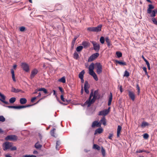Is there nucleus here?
<instances>
[{"instance_id":"obj_31","label":"nucleus","mask_w":157,"mask_h":157,"mask_svg":"<svg viewBox=\"0 0 157 157\" xmlns=\"http://www.w3.org/2000/svg\"><path fill=\"white\" fill-rule=\"evenodd\" d=\"M105 40L106 42L107 43L108 46L109 47H110L111 45V44L110 43V42L108 37H106Z\"/></svg>"},{"instance_id":"obj_1","label":"nucleus","mask_w":157,"mask_h":157,"mask_svg":"<svg viewBox=\"0 0 157 157\" xmlns=\"http://www.w3.org/2000/svg\"><path fill=\"white\" fill-rule=\"evenodd\" d=\"M98 93L97 90L95 91L94 94L93 91L91 92L88 99L86 101L84 104L85 105H87L88 107L95 102L97 98Z\"/></svg>"},{"instance_id":"obj_39","label":"nucleus","mask_w":157,"mask_h":157,"mask_svg":"<svg viewBox=\"0 0 157 157\" xmlns=\"http://www.w3.org/2000/svg\"><path fill=\"white\" fill-rule=\"evenodd\" d=\"M144 61L145 62L146 64H147L148 68L149 70H150V63H149L148 61L147 60V59H144Z\"/></svg>"},{"instance_id":"obj_29","label":"nucleus","mask_w":157,"mask_h":157,"mask_svg":"<svg viewBox=\"0 0 157 157\" xmlns=\"http://www.w3.org/2000/svg\"><path fill=\"white\" fill-rule=\"evenodd\" d=\"M11 73L12 75V78L14 82H15L16 79H15V77L14 70L13 69H12L11 70Z\"/></svg>"},{"instance_id":"obj_20","label":"nucleus","mask_w":157,"mask_h":157,"mask_svg":"<svg viewBox=\"0 0 157 157\" xmlns=\"http://www.w3.org/2000/svg\"><path fill=\"white\" fill-rule=\"evenodd\" d=\"M11 91L12 92L15 93H17L19 92H23L22 90L18 89H16L13 87H12Z\"/></svg>"},{"instance_id":"obj_28","label":"nucleus","mask_w":157,"mask_h":157,"mask_svg":"<svg viewBox=\"0 0 157 157\" xmlns=\"http://www.w3.org/2000/svg\"><path fill=\"white\" fill-rule=\"evenodd\" d=\"M35 147L37 149H40L41 148L42 145L39 144V142H38L35 144Z\"/></svg>"},{"instance_id":"obj_45","label":"nucleus","mask_w":157,"mask_h":157,"mask_svg":"<svg viewBox=\"0 0 157 157\" xmlns=\"http://www.w3.org/2000/svg\"><path fill=\"white\" fill-rule=\"evenodd\" d=\"M129 76V73L127 71H125L124 72V76L128 77Z\"/></svg>"},{"instance_id":"obj_59","label":"nucleus","mask_w":157,"mask_h":157,"mask_svg":"<svg viewBox=\"0 0 157 157\" xmlns=\"http://www.w3.org/2000/svg\"><path fill=\"white\" fill-rule=\"evenodd\" d=\"M44 88H41L39 89H38L37 91H43Z\"/></svg>"},{"instance_id":"obj_27","label":"nucleus","mask_w":157,"mask_h":157,"mask_svg":"<svg viewBox=\"0 0 157 157\" xmlns=\"http://www.w3.org/2000/svg\"><path fill=\"white\" fill-rule=\"evenodd\" d=\"M85 72L84 70H82L78 75V77L79 78L81 79L82 78H83L84 75L85 74Z\"/></svg>"},{"instance_id":"obj_57","label":"nucleus","mask_w":157,"mask_h":157,"mask_svg":"<svg viewBox=\"0 0 157 157\" xmlns=\"http://www.w3.org/2000/svg\"><path fill=\"white\" fill-rule=\"evenodd\" d=\"M36 98H37V97H34L32 98V99H31V101L32 102H33L34 101V100L35 99H36Z\"/></svg>"},{"instance_id":"obj_16","label":"nucleus","mask_w":157,"mask_h":157,"mask_svg":"<svg viewBox=\"0 0 157 157\" xmlns=\"http://www.w3.org/2000/svg\"><path fill=\"white\" fill-rule=\"evenodd\" d=\"M115 62L117 65V64H118L121 66H125L126 65V63L122 61H118L116 60H115Z\"/></svg>"},{"instance_id":"obj_38","label":"nucleus","mask_w":157,"mask_h":157,"mask_svg":"<svg viewBox=\"0 0 157 157\" xmlns=\"http://www.w3.org/2000/svg\"><path fill=\"white\" fill-rule=\"evenodd\" d=\"M143 152H146L147 153H148L149 152L148 151H146L144 150H137L136 151V153H141Z\"/></svg>"},{"instance_id":"obj_49","label":"nucleus","mask_w":157,"mask_h":157,"mask_svg":"<svg viewBox=\"0 0 157 157\" xmlns=\"http://www.w3.org/2000/svg\"><path fill=\"white\" fill-rule=\"evenodd\" d=\"M25 108H26L25 105L17 106V109H20Z\"/></svg>"},{"instance_id":"obj_2","label":"nucleus","mask_w":157,"mask_h":157,"mask_svg":"<svg viewBox=\"0 0 157 157\" xmlns=\"http://www.w3.org/2000/svg\"><path fill=\"white\" fill-rule=\"evenodd\" d=\"M95 67V63H91L89 66V74L90 75L92 76L94 79L96 81L98 80V77L94 71V69Z\"/></svg>"},{"instance_id":"obj_11","label":"nucleus","mask_w":157,"mask_h":157,"mask_svg":"<svg viewBox=\"0 0 157 157\" xmlns=\"http://www.w3.org/2000/svg\"><path fill=\"white\" fill-rule=\"evenodd\" d=\"M0 96L1 97V98H0V100L6 104H9L8 102L5 101L6 99V96L3 94H2L0 92Z\"/></svg>"},{"instance_id":"obj_14","label":"nucleus","mask_w":157,"mask_h":157,"mask_svg":"<svg viewBox=\"0 0 157 157\" xmlns=\"http://www.w3.org/2000/svg\"><path fill=\"white\" fill-rule=\"evenodd\" d=\"M60 98L64 102H65L64 103V104L65 105H67L70 102V101L69 100H65V98H64L63 96V95H62L60 96ZM61 104H64V103H62L61 102H59Z\"/></svg>"},{"instance_id":"obj_3","label":"nucleus","mask_w":157,"mask_h":157,"mask_svg":"<svg viewBox=\"0 0 157 157\" xmlns=\"http://www.w3.org/2000/svg\"><path fill=\"white\" fill-rule=\"evenodd\" d=\"M95 69L96 70V72L98 74H100L102 72V66L99 63H95Z\"/></svg>"},{"instance_id":"obj_44","label":"nucleus","mask_w":157,"mask_h":157,"mask_svg":"<svg viewBox=\"0 0 157 157\" xmlns=\"http://www.w3.org/2000/svg\"><path fill=\"white\" fill-rule=\"evenodd\" d=\"M101 151L102 155L103 156H104L105 155V150L104 149V148L103 147H102L101 148Z\"/></svg>"},{"instance_id":"obj_63","label":"nucleus","mask_w":157,"mask_h":157,"mask_svg":"<svg viewBox=\"0 0 157 157\" xmlns=\"http://www.w3.org/2000/svg\"><path fill=\"white\" fill-rule=\"evenodd\" d=\"M33 153L34 154H38V152L37 151H36V150H35L34 151H33Z\"/></svg>"},{"instance_id":"obj_35","label":"nucleus","mask_w":157,"mask_h":157,"mask_svg":"<svg viewBox=\"0 0 157 157\" xmlns=\"http://www.w3.org/2000/svg\"><path fill=\"white\" fill-rule=\"evenodd\" d=\"M148 123L146 122L143 121L142 122L141 126L142 127H144L146 126H148Z\"/></svg>"},{"instance_id":"obj_25","label":"nucleus","mask_w":157,"mask_h":157,"mask_svg":"<svg viewBox=\"0 0 157 157\" xmlns=\"http://www.w3.org/2000/svg\"><path fill=\"white\" fill-rule=\"evenodd\" d=\"M157 13V9H154L152 11H151V13L150 14L151 17H155V14Z\"/></svg>"},{"instance_id":"obj_30","label":"nucleus","mask_w":157,"mask_h":157,"mask_svg":"<svg viewBox=\"0 0 157 157\" xmlns=\"http://www.w3.org/2000/svg\"><path fill=\"white\" fill-rule=\"evenodd\" d=\"M77 38H78V37H77L76 36H75L74 39H73V40L72 41L71 47L72 48H73L74 47V46L75 45V41H76V40L77 39Z\"/></svg>"},{"instance_id":"obj_43","label":"nucleus","mask_w":157,"mask_h":157,"mask_svg":"<svg viewBox=\"0 0 157 157\" xmlns=\"http://www.w3.org/2000/svg\"><path fill=\"white\" fill-rule=\"evenodd\" d=\"M55 130L56 129L54 128L52 130H51L50 131V133L51 135L54 137L55 136L54 132Z\"/></svg>"},{"instance_id":"obj_41","label":"nucleus","mask_w":157,"mask_h":157,"mask_svg":"<svg viewBox=\"0 0 157 157\" xmlns=\"http://www.w3.org/2000/svg\"><path fill=\"white\" fill-rule=\"evenodd\" d=\"M74 58L75 59H77L79 58V55L76 52H75L74 54Z\"/></svg>"},{"instance_id":"obj_18","label":"nucleus","mask_w":157,"mask_h":157,"mask_svg":"<svg viewBox=\"0 0 157 157\" xmlns=\"http://www.w3.org/2000/svg\"><path fill=\"white\" fill-rule=\"evenodd\" d=\"M99 56V54L98 52H96L91 56L89 59H96Z\"/></svg>"},{"instance_id":"obj_6","label":"nucleus","mask_w":157,"mask_h":157,"mask_svg":"<svg viewBox=\"0 0 157 157\" xmlns=\"http://www.w3.org/2000/svg\"><path fill=\"white\" fill-rule=\"evenodd\" d=\"M21 67L24 71L26 72H28L29 71V65L25 63H22Z\"/></svg>"},{"instance_id":"obj_56","label":"nucleus","mask_w":157,"mask_h":157,"mask_svg":"<svg viewBox=\"0 0 157 157\" xmlns=\"http://www.w3.org/2000/svg\"><path fill=\"white\" fill-rule=\"evenodd\" d=\"M152 21L155 24H157V21L155 18H152Z\"/></svg>"},{"instance_id":"obj_46","label":"nucleus","mask_w":157,"mask_h":157,"mask_svg":"<svg viewBox=\"0 0 157 157\" xmlns=\"http://www.w3.org/2000/svg\"><path fill=\"white\" fill-rule=\"evenodd\" d=\"M5 121V118L3 116H0V121L3 122Z\"/></svg>"},{"instance_id":"obj_61","label":"nucleus","mask_w":157,"mask_h":157,"mask_svg":"<svg viewBox=\"0 0 157 157\" xmlns=\"http://www.w3.org/2000/svg\"><path fill=\"white\" fill-rule=\"evenodd\" d=\"M53 94L55 96H57V94H56V91L55 90H53Z\"/></svg>"},{"instance_id":"obj_21","label":"nucleus","mask_w":157,"mask_h":157,"mask_svg":"<svg viewBox=\"0 0 157 157\" xmlns=\"http://www.w3.org/2000/svg\"><path fill=\"white\" fill-rule=\"evenodd\" d=\"M113 98V96L112 94V93L110 92V95L109 96V98L108 100V105L109 106L111 105L112 101Z\"/></svg>"},{"instance_id":"obj_53","label":"nucleus","mask_w":157,"mask_h":157,"mask_svg":"<svg viewBox=\"0 0 157 157\" xmlns=\"http://www.w3.org/2000/svg\"><path fill=\"white\" fill-rule=\"evenodd\" d=\"M113 136V133H109V135L108 137V138L110 140H112V138Z\"/></svg>"},{"instance_id":"obj_52","label":"nucleus","mask_w":157,"mask_h":157,"mask_svg":"<svg viewBox=\"0 0 157 157\" xmlns=\"http://www.w3.org/2000/svg\"><path fill=\"white\" fill-rule=\"evenodd\" d=\"M6 106L10 108H14L17 109V106Z\"/></svg>"},{"instance_id":"obj_47","label":"nucleus","mask_w":157,"mask_h":157,"mask_svg":"<svg viewBox=\"0 0 157 157\" xmlns=\"http://www.w3.org/2000/svg\"><path fill=\"white\" fill-rule=\"evenodd\" d=\"M60 145V143L59 141H57L56 143V148L57 150H59V147Z\"/></svg>"},{"instance_id":"obj_24","label":"nucleus","mask_w":157,"mask_h":157,"mask_svg":"<svg viewBox=\"0 0 157 157\" xmlns=\"http://www.w3.org/2000/svg\"><path fill=\"white\" fill-rule=\"evenodd\" d=\"M99 122H100L101 124H102L104 125H106V121L105 117H102Z\"/></svg>"},{"instance_id":"obj_55","label":"nucleus","mask_w":157,"mask_h":157,"mask_svg":"<svg viewBox=\"0 0 157 157\" xmlns=\"http://www.w3.org/2000/svg\"><path fill=\"white\" fill-rule=\"evenodd\" d=\"M59 90H60V91L62 93H63L64 92V90H63V88L61 87H59Z\"/></svg>"},{"instance_id":"obj_5","label":"nucleus","mask_w":157,"mask_h":157,"mask_svg":"<svg viewBox=\"0 0 157 157\" xmlns=\"http://www.w3.org/2000/svg\"><path fill=\"white\" fill-rule=\"evenodd\" d=\"M91 43L93 45L94 50L97 52H98L100 49L99 44L94 41H92Z\"/></svg>"},{"instance_id":"obj_60","label":"nucleus","mask_w":157,"mask_h":157,"mask_svg":"<svg viewBox=\"0 0 157 157\" xmlns=\"http://www.w3.org/2000/svg\"><path fill=\"white\" fill-rule=\"evenodd\" d=\"M136 88L137 90H140V87H139V85L138 84H137L136 86Z\"/></svg>"},{"instance_id":"obj_17","label":"nucleus","mask_w":157,"mask_h":157,"mask_svg":"<svg viewBox=\"0 0 157 157\" xmlns=\"http://www.w3.org/2000/svg\"><path fill=\"white\" fill-rule=\"evenodd\" d=\"M102 25H99L96 27H94V32H98L101 31Z\"/></svg>"},{"instance_id":"obj_7","label":"nucleus","mask_w":157,"mask_h":157,"mask_svg":"<svg viewBox=\"0 0 157 157\" xmlns=\"http://www.w3.org/2000/svg\"><path fill=\"white\" fill-rule=\"evenodd\" d=\"M17 139V136L15 135H10L8 136L5 138V140H6L16 141Z\"/></svg>"},{"instance_id":"obj_62","label":"nucleus","mask_w":157,"mask_h":157,"mask_svg":"<svg viewBox=\"0 0 157 157\" xmlns=\"http://www.w3.org/2000/svg\"><path fill=\"white\" fill-rule=\"evenodd\" d=\"M83 87L82 86V89H81V93L82 94H83Z\"/></svg>"},{"instance_id":"obj_50","label":"nucleus","mask_w":157,"mask_h":157,"mask_svg":"<svg viewBox=\"0 0 157 157\" xmlns=\"http://www.w3.org/2000/svg\"><path fill=\"white\" fill-rule=\"evenodd\" d=\"M23 157H36V156L35 155H25L23 156Z\"/></svg>"},{"instance_id":"obj_23","label":"nucleus","mask_w":157,"mask_h":157,"mask_svg":"<svg viewBox=\"0 0 157 157\" xmlns=\"http://www.w3.org/2000/svg\"><path fill=\"white\" fill-rule=\"evenodd\" d=\"M122 127L120 125H118L117 131V136L119 137L120 136L121 131V130Z\"/></svg>"},{"instance_id":"obj_54","label":"nucleus","mask_w":157,"mask_h":157,"mask_svg":"<svg viewBox=\"0 0 157 157\" xmlns=\"http://www.w3.org/2000/svg\"><path fill=\"white\" fill-rule=\"evenodd\" d=\"M10 149L11 151H15L17 150V147L15 146H14L13 147H10Z\"/></svg>"},{"instance_id":"obj_4","label":"nucleus","mask_w":157,"mask_h":157,"mask_svg":"<svg viewBox=\"0 0 157 157\" xmlns=\"http://www.w3.org/2000/svg\"><path fill=\"white\" fill-rule=\"evenodd\" d=\"M13 145V144L12 143L9 142H5L2 145L3 149L4 151H6L7 150L10 149V148Z\"/></svg>"},{"instance_id":"obj_42","label":"nucleus","mask_w":157,"mask_h":157,"mask_svg":"<svg viewBox=\"0 0 157 157\" xmlns=\"http://www.w3.org/2000/svg\"><path fill=\"white\" fill-rule=\"evenodd\" d=\"M100 41L102 44H104L105 42L104 37L103 36H101L100 39Z\"/></svg>"},{"instance_id":"obj_64","label":"nucleus","mask_w":157,"mask_h":157,"mask_svg":"<svg viewBox=\"0 0 157 157\" xmlns=\"http://www.w3.org/2000/svg\"><path fill=\"white\" fill-rule=\"evenodd\" d=\"M41 96V93L40 92H39V93L37 97H37V98H38V97H40Z\"/></svg>"},{"instance_id":"obj_15","label":"nucleus","mask_w":157,"mask_h":157,"mask_svg":"<svg viewBox=\"0 0 157 157\" xmlns=\"http://www.w3.org/2000/svg\"><path fill=\"white\" fill-rule=\"evenodd\" d=\"M82 45L83 46V48H86L90 46V43L88 41H83L82 43Z\"/></svg>"},{"instance_id":"obj_48","label":"nucleus","mask_w":157,"mask_h":157,"mask_svg":"<svg viewBox=\"0 0 157 157\" xmlns=\"http://www.w3.org/2000/svg\"><path fill=\"white\" fill-rule=\"evenodd\" d=\"M148 134L147 133H145L143 135V137L145 139H147L149 137Z\"/></svg>"},{"instance_id":"obj_51","label":"nucleus","mask_w":157,"mask_h":157,"mask_svg":"<svg viewBox=\"0 0 157 157\" xmlns=\"http://www.w3.org/2000/svg\"><path fill=\"white\" fill-rule=\"evenodd\" d=\"M20 30L21 32H24L25 29V27L23 26L21 27L20 28Z\"/></svg>"},{"instance_id":"obj_22","label":"nucleus","mask_w":157,"mask_h":157,"mask_svg":"<svg viewBox=\"0 0 157 157\" xmlns=\"http://www.w3.org/2000/svg\"><path fill=\"white\" fill-rule=\"evenodd\" d=\"M103 131V129L101 128H99L95 130L94 132V134L96 135L98 133L100 134Z\"/></svg>"},{"instance_id":"obj_19","label":"nucleus","mask_w":157,"mask_h":157,"mask_svg":"<svg viewBox=\"0 0 157 157\" xmlns=\"http://www.w3.org/2000/svg\"><path fill=\"white\" fill-rule=\"evenodd\" d=\"M148 7L147 10V13L149 14H151V10L154 8V6L151 4H149L148 5Z\"/></svg>"},{"instance_id":"obj_40","label":"nucleus","mask_w":157,"mask_h":157,"mask_svg":"<svg viewBox=\"0 0 157 157\" xmlns=\"http://www.w3.org/2000/svg\"><path fill=\"white\" fill-rule=\"evenodd\" d=\"M87 30L90 32H94V27H88L87 29Z\"/></svg>"},{"instance_id":"obj_33","label":"nucleus","mask_w":157,"mask_h":157,"mask_svg":"<svg viewBox=\"0 0 157 157\" xmlns=\"http://www.w3.org/2000/svg\"><path fill=\"white\" fill-rule=\"evenodd\" d=\"M83 48V46H79L77 47L76 50L77 52H79Z\"/></svg>"},{"instance_id":"obj_26","label":"nucleus","mask_w":157,"mask_h":157,"mask_svg":"<svg viewBox=\"0 0 157 157\" xmlns=\"http://www.w3.org/2000/svg\"><path fill=\"white\" fill-rule=\"evenodd\" d=\"M27 100L25 98H21L20 99V103L21 104H24L26 103Z\"/></svg>"},{"instance_id":"obj_36","label":"nucleus","mask_w":157,"mask_h":157,"mask_svg":"<svg viewBox=\"0 0 157 157\" xmlns=\"http://www.w3.org/2000/svg\"><path fill=\"white\" fill-rule=\"evenodd\" d=\"M93 148L99 150L100 149V147L97 144H94L93 145Z\"/></svg>"},{"instance_id":"obj_9","label":"nucleus","mask_w":157,"mask_h":157,"mask_svg":"<svg viewBox=\"0 0 157 157\" xmlns=\"http://www.w3.org/2000/svg\"><path fill=\"white\" fill-rule=\"evenodd\" d=\"M89 88V84L88 82L87 81H86L85 82L84 89L85 92L87 94H88L89 93V91L88 90V88Z\"/></svg>"},{"instance_id":"obj_32","label":"nucleus","mask_w":157,"mask_h":157,"mask_svg":"<svg viewBox=\"0 0 157 157\" xmlns=\"http://www.w3.org/2000/svg\"><path fill=\"white\" fill-rule=\"evenodd\" d=\"M58 81L59 82L65 83L66 82L65 78L64 77H63L61 78L58 80Z\"/></svg>"},{"instance_id":"obj_34","label":"nucleus","mask_w":157,"mask_h":157,"mask_svg":"<svg viewBox=\"0 0 157 157\" xmlns=\"http://www.w3.org/2000/svg\"><path fill=\"white\" fill-rule=\"evenodd\" d=\"M16 100V98L14 97H12L9 100L10 102L11 103H13L15 102Z\"/></svg>"},{"instance_id":"obj_10","label":"nucleus","mask_w":157,"mask_h":157,"mask_svg":"<svg viewBox=\"0 0 157 157\" xmlns=\"http://www.w3.org/2000/svg\"><path fill=\"white\" fill-rule=\"evenodd\" d=\"M128 95L131 99L134 101L135 99V94L132 91L129 90L128 91Z\"/></svg>"},{"instance_id":"obj_8","label":"nucleus","mask_w":157,"mask_h":157,"mask_svg":"<svg viewBox=\"0 0 157 157\" xmlns=\"http://www.w3.org/2000/svg\"><path fill=\"white\" fill-rule=\"evenodd\" d=\"M110 109V108L109 107L108 109H105L104 110L100 111L98 114L99 115L105 116L107 115L109 112Z\"/></svg>"},{"instance_id":"obj_13","label":"nucleus","mask_w":157,"mask_h":157,"mask_svg":"<svg viewBox=\"0 0 157 157\" xmlns=\"http://www.w3.org/2000/svg\"><path fill=\"white\" fill-rule=\"evenodd\" d=\"M38 71L36 69H35L31 71L30 75V78L31 79L33 78L38 73Z\"/></svg>"},{"instance_id":"obj_58","label":"nucleus","mask_w":157,"mask_h":157,"mask_svg":"<svg viewBox=\"0 0 157 157\" xmlns=\"http://www.w3.org/2000/svg\"><path fill=\"white\" fill-rule=\"evenodd\" d=\"M43 92L45 94H47L48 93V92L47 90L45 89V88L43 90Z\"/></svg>"},{"instance_id":"obj_12","label":"nucleus","mask_w":157,"mask_h":157,"mask_svg":"<svg viewBox=\"0 0 157 157\" xmlns=\"http://www.w3.org/2000/svg\"><path fill=\"white\" fill-rule=\"evenodd\" d=\"M101 124L100 122H98L97 121H95L93 122L91 127L92 128H94L95 127H100L101 126Z\"/></svg>"},{"instance_id":"obj_37","label":"nucleus","mask_w":157,"mask_h":157,"mask_svg":"<svg viewBox=\"0 0 157 157\" xmlns=\"http://www.w3.org/2000/svg\"><path fill=\"white\" fill-rule=\"evenodd\" d=\"M116 55L118 58H119L122 56V54L120 52H116Z\"/></svg>"}]
</instances>
